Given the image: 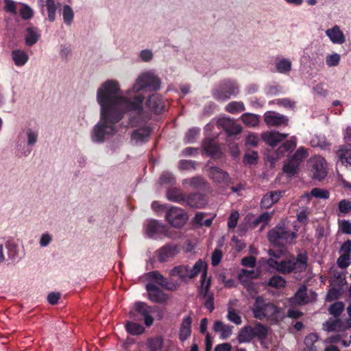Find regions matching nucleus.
I'll return each mask as SVG.
<instances>
[{"mask_svg":"<svg viewBox=\"0 0 351 351\" xmlns=\"http://www.w3.org/2000/svg\"><path fill=\"white\" fill-rule=\"evenodd\" d=\"M119 83L108 80L101 84L97 93V101L101 107L100 119L93 128L91 138L95 143H103L106 136L117 133L114 125L123 117L125 111H136L141 114L143 97L137 95L132 100L119 95Z\"/></svg>","mask_w":351,"mask_h":351,"instance_id":"1","label":"nucleus"},{"mask_svg":"<svg viewBox=\"0 0 351 351\" xmlns=\"http://www.w3.org/2000/svg\"><path fill=\"white\" fill-rule=\"evenodd\" d=\"M252 311L254 317L259 320L267 319L277 324L285 318L283 308L267 301L262 295L255 298Z\"/></svg>","mask_w":351,"mask_h":351,"instance_id":"2","label":"nucleus"},{"mask_svg":"<svg viewBox=\"0 0 351 351\" xmlns=\"http://www.w3.org/2000/svg\"><path fill=\"white\" fill-rule=\"evenodd\" d=\"M280 254L281 251L275 252L273 250H269V254L274 257V258H269L267 261V265L284 275L291 273H298L293 263V255H289L281 258Z\"/></svg>","mask_w":351,"mask_h":351,"instance_id":"3","label":"nucleus"},{"mask_svg":"<svg viewBox=\"0 0 351 351\" xmlns=\"http://www.w3.org/2000/svg\"><path fill=\"white\" fill-rule=\"evenodd\" d=\"M297 234L283 224H278L268 232V239L276 246L284 247L293 243Z\"/></svg>","mask_w":351,"mask_h":351,"instance_id":"4","label":"nucleus"},{"mask_svg":"<svg viewBox=\"0 0 351 351\" xmlns=\"http://www.w3.org/2000/svg\"><path fill=\"white\" fill-rule=\"evenodd\" d=\"M160 78L152 73L147 72L143 73L137 78L136 83L132 87L133 91L136 94L132 98H129V99L132 100L137 95H142L144 99L145 97L138 93L144 89H148L149 91H156L160 88ZM127 98L128 99V97Z\"/></svg>","mask_w":351,"mask_h":351,"instance_id":"5","label":"nucleus"},{"mask_svg":"<svg viewBox=\"0 0 351 351\" xmlns=\"http://www.w3.org/2000/svg\"><path fill=\"white\" fill-rule=\"evenodd\" d=\"M267 326L257 322L254 327L246 325L242 328L238 335V340L239 343H249L254 338L263 341L267 338Z\"/></svg>","mask_w":351,"mask_h":351,"instance_id":"6","label":"nucleus"},{"mask_svg":"<svg viewBox=\"0 0 351 351\" xmlns=\"http://www.w3.org/2000/svg\"><path fill=\"white\" fill-rule=\"evenodd\" d=\"M157 308V306H149L144 302H137L130 309L129 315L134 321H141L143 319L145 325L147 327H149L154 322V318L151 314Z\"/></svg>","mask_w":351,"mask_h":351,"instance_id":"7","label":"nucleus"},{"mask_svg":"<svg viewBox=\"0 0 351 351\" xmlns=\"http://www.w3.org/2000/svg\"><path fill=\"white\" fill-rule=\"evenodd\" d=\"M239 92V86L235 81L224 80L219 83L217 88L213 90L212 95L217 101H226L232 96H236Z\"/></svg>","mask_w":351,"mask_h":351,"instance_id":"8","label":"nucleus"},{"mask_svg":"<svg viewBox=\"0 0 351 351\" xmlns=\"http://www.w3.org/2000/svg\"><path fill=\"white\" fill-rule=\"evenodd\" d=\"M307 165L309 173L313 179L322 181L327 176V163L323 157L315 156L311 158Z\"/></svg>","mask_w":351,"mask_h":351,"instance_id":"9","label":"nucleus"},{"mask_svg":"<svg viewBox=\"0 0 351 351\" xmlns=\"http://www.w3.org/2000/svg\"><path fill=\"white\" fill-rule=\"evenodd\" d=\"M165 219L172 227L180 228L186 223L188 215L181 208L171 206L166 210Z\"/></svg>","mask_w":351,"mask_h":351,"instance_id":"10","label":"nucleus"},{"mask_svg":"<svg viewBox=\"0 0 351 351\" xmlns=\"http://www.w3.org/2000/svg\"><path fill=\"white\" fill-rule=\"evenodd\" d=\"M264 121L269 127L287 126L289 119L287 117L274 111H267L264 114Z\"/></svg>","mask_w":351,"mask_h":351,"instance_id":"11","label":"nucleus"},{"mask_svg":"<svg viewBox=\"0 0 351 351\" xmlns=\"http://www.w3.org/2000/svg\"><path fill=\"white\" fill-rule=\"evenodd\" d=\"M147 108L155 114H161L165 109V102L160 95L154 93L151 95L145 101Z\"/></svg>","mask_w":351,"mask_h":351,"instance_id":"12","label":"nucleus"},{"mask_svg":"<svg viewBox=\"0 0 351 351\" xmlns=\"http://www.w3.org/2000/svg\"><path fill=\"white\" fill-rule=\"evenodd\" d=\"M165 229V224L158 220H149L146 225L145 234L148 238L155 239L158 236H162Z\"/></svg>","mask_w":351,"mask_h":351,"instance_id":"13","label":"nucleus"},{"mask_svg":"<svg viewBox=\"0 0 351 351\" xmlns=\"http://www.w3.org/2000/svg\"><path fill=\"white\" fill-rule=\"evenodd\" d=\"M149 299L155 303H165L167 300V295L155 285L148 283L146 285Z\"/></svg>","mask_w":351,"mask_h":351,"instance_id":"14","label":"nucleus"},{"mask_svg":"<svg viewBox=\"0 0 351 351\" xmlns=\"http://www.w3.org/2000/svg\"><path fill=\"white\" fill-rule=\"evenodd\" d=\"M219 124L223 128L228 136L238 135L242 131L241 125L231 119H220Z\"/></svg>","mask_w":351,"mask_h":351,"instance_id":"15","label":"nucleus"},{"mask_svg":"<svg viewBox=\"0 0 351 351\" xmlns=\"http://www.w3.org/2000/svg\"><path fill=\"white\" fill-rule=\"evenodd\" d=\"M209 176L210 179L218 184H228L230 182L229 174L218 167L213 166L209 168Z\"/></svg>","mask_w":351,"mask_h":351,"instance_id":"16","label":"nucleus"},{"mask_svg":"<svg viewBox=\"0 0 351 351\" xmlns=\"http://www.w3.org/2000/svg\"><path fill=\"white\" fill-rule=\"evenodd\" d=\"M285 191H270L265 194L261 201V206L263 208H269L285 195Z\"/></svg>","mask_w":351,"mask_h":351,"instance_id":"17","label":"nucleus"},{"mask_svg":"<svg viewBox=\"0 0 351 351\" xmlns=\"http://www.w3.org/2000/svg\"><path fill=\"white\" fill-rule=\"evenodd\" d=\"M184 204L192 208H201L206 204V199L205 195L200 193H192L186 195Z\"/></svg>","mask_w":351,"mask_h":351,"instance_id":"18","label":"nucleus"},{"mask_svg":"<svg viewBox=\"0 0 351 351\" xmlns=\"http://www.w3.org/2000/svg\"><path fill=\"white\" fill-rule=\"evenodd\" d=\"M178 253L176 245L167 244L158 250V261L160 263H165L171 258H173Z\"/></svg>","mask_w":351,"mask_h":351,"instance_id":"19","label":"nucleus"},{"mask_svg":"<svg viewBox=\"0 0 351 351\" xmlns=\"http://www.w3.org/2000/svg\"><path fill=\"white\" fill-rule=\"evenodd\" d=\"M326 34L334 44L342 45L346 42L345 35L337 25L328 29Z\"/></svg>","mask_w":351,"mask_h":351,"instance_id":"20","label":"nucleus"},{"mask_svg":"<svg viewBox=\"0 0 351 351\" xmlns=\"http://www.w3.org/2000/svg\"><path fill=\"white\" fill-rule=\"evenodd\" d=\"M191 325L192 318L191 315L185 316L179 330V339L180 341L184 342L191 337L192 332Z\"/></svg>","mask_w":351,"mask_h":351,"instance_id":"21","label":"nucleus"},{"mask_svg":"<svg viewBox=\"0 0 351 351\" xmlns=\"http://www.w3.org/2000/svg\"><path fill=\"white\" fill-rule=\"evenodd\" d=\"M292 304H298L300 306L306 304L309 302L307 295V287L303 285L300 287L294 295L289 300Z\"/></svg>","mask_w":351,"mask_h":351,"instance_id":"22","label":"nucleus"},{"mask_svg":"<svg viewBox=\"0 0 351 351\" xmlns=\"http://www.w3.org/2000/svg\"><path fill=\"white\" fill-rule=\"evenodd\" d=\"M203 147L206 154L212 158L219 157L221 154L219 145L213 139H206Z\"/></svg>","mask_w":351,"mask_h":351,"instance_id":"23","label":"nucleus"},{"mask_svg":"<svg viewBox=\"0 0 351 351\" xmlns=\"http://www.w3.org/2000/svg\"><path fill=\"white\" fill-rule=\"evenodd\" d=\"M287 134L278 132H271L265 133L263 136V140L271 147H276L278 143L284 141Z\"/></svg>","mask_w":351,"mask_h":351,"instance_id":"24","label":"nucleus"},{"mask_svg":"<svg viewBox=\"0 0 351 351\" xmlns=\"http://www.w3.org/2000/svg\"><path fill=\"white\" fill-rule=\"evenodd\" d=\"M233 326L224 324L221 321H216L213 325V330L216 332H221V338L228 339L231 335Z\"/></svg>","mask_w":351,"mask_h":351,"instance_id":"25","label":"nucleus"},{"mask_svg":"<svg viewBox=\"0 0 351 351\" xmlns=\"http://www.w3.org/2000/svg\"><path fill=\"white\" fill-rule=\"evenodd\" d=\"M164 345V339L158 335L154 337H149L146 341V346L148 351H161Z\"/></svg>","mask_w":351,"mask_h":351,"instance_id":"26","label":"nucleus"},{"mask_svg":"<svg viewBox=\"0 0 351 351\" xmlns=\"http://www.w3.org/2000/svg\"><path fill=\"white\" fill-rule=\"evenodd\" d=\"M167 197L169 201L184 204L186 195L178 188H171L167 191Z\"/></svg>","mask_w":351,"mask_h":351,"instance_id":"27","label":"nucleus"},{"mask_svg":"<svg viewBox=\"0 0 351 351\" xmlns=\"http://www.w3.org/2000/svg\"><path fill=\"white\" fill-rule=\"evenodd\" d=\"M308 256L306 252H300L297 256H293V263L298 273H301L306 270L307 267Z\"/></svg>","mask_w":351,"mask_h":351,"instance_id":"28","label":"nucleus"},{"mask_svg":"<svg viewBox=\"0 0 351 351\" xmlns=\"http://www.w3.org/2000/svg\"><path fill=\"white\" fill-rule=\"evenodd\" d=\"M211 285L210 278L206 280V269L202 274L201 276V285L198 289L199 295L202 298L208 295L211 291H210Z\"/></svg>","mask_w":351,"mask_h":351,"instance_id":"29","label":"nucleus"},{"mask_svg":"<svg viewBox=\"0 0 351 351\" xmlns=\"http://www.w3.org/2000/svg\"><path fill=\"white\" fill-rule=\"evenodd\" d=\"M12 58L14 64L18 66L25 65L29 59L27 53L20 49L13 50L12 51Z\"/></svg>","mask_w":351,"mask_h":351,"instance_id":"30","label":"nucleus"},{"mask_svg":"<svg viewBox=\"0 0 351 351\" xmlns=\"http://www.w3.org/2000/svg\"><path fill=\"white\" fill-rule=\"evenodd\" d=\"M300 164L290 158L284 164L283 171L289 177H293L298 174Z\"/></svg>","mask_w":351,"mask_h":351,"instance_id":"31","label":"nucleus"},{"mask_svg":"<svg viewBox=\"0 0 351 351\" xmlns=\"http://www.w3.org/2000/svg\"><path fill=\"white\" fill-rule=\"evenodd\" d=\"M169 274L171 276H179L181 280H184L189 278V266L181 265L174 267Z\"/></svg>","mask_w":351,"mask_h":351,"instance_id":"32","label":"nucleus"},{"mask_svg":"<svg viewBox=\"0 0 351 351\" xmlns=\"http://www.w3.org/2000/svg\"><path fill=\"white\" fill-rule=\"evenodd\" d=\"M125 330L132 335H139L145 332V328L141 324L131 321L125 322Z\"/></svg>","mask_w":351,"mask_h":351,"instance_id":"33","label":"nucleus"},{"mask_svg":"<svg viewBox=\"0 0 351 351\" xmlns=\"http://www.w3.org/2000/svg\"><path fill=\"white\" fill-rule=\"evenodd\" d=\"M183 184H189L191 187L194 189H205L208 182L205 179L200 176H195L189 179H186L183 181Z\"/></svg>","mask_w":351,"mask_h":351,"instance_id":"34","label":"nucleus"},{"mask_svg":"<svg viewBox=\"0 0 351 351\" xmlns=\"http://www.w3.org/2000/svg\"><path fill=\"white\" fill-rule=\"evenodd\" d=\"M151 134V130L149 127H143L135 130L132 134V139L139 140L141 141L147 139Z\"/></svg>","mask_w":351,"mask_h":351,"instance_id":"35","label":"nucleus"},{"mask_svg":"<svg viewBox=\"0 0 351 351\" xmlns=\"http://www.w3.org/2000/svg\"><path fill=\"white\" fill-rule=\"evenodd\" d=\"M205 269L207 271V264L204 263L202 259H199L195 263L192 269L189 267V279L195 278L202 271L203 273Z\"/></svg>","mask_w":351,"mask_h":351,"instance_id":"36","label":"nucleus"},{"mask_svg":"<svg viewBox=\"0 0 351 351\" xmlns=\"http://www.w3.org/2000/svg\"><path fill=\"white\" fill-rule=\"evenodd\" d=\"M296 147V142L295 140L291 139L285 141L277 149V156H284L287 152H292Z\"/></svg>","mask_w":351,"mask_h":351,"instance_id":"37","label":"nucleus"},{"mask_svg":"<svg viewBox=\"0 0 351 351\" xmlns=\"http://www.w3.org/2000/svg\"><path fill=\"white\" fill-rule=\"evenodd\" d=\"M147 276L161 287L169 289L167 287L168 282L167 278H165L158 271L155 270L150 271L147 273Z\"/></svg>","mask_w":351,"mask_h":351,"instance_id":"38","label":"nucleus"},{"mask_svg":"<svg viewBox=\"0 0 351 351\" xmlns=\"http://www.w3.org/2000/svg\"><path fill=\"white\" fill-rule=\"evenodd\" d=\"M286 284V280L283 277L279 275H274L269 279L266 285L276 289H280L285 287Z\"/></svg>","mask_w":351,"mask_h":351,"instance_id":"39","label":"nucleus"},{"mask_svg":"<svg viewBox=\"0 0 351 351\" xmlns=\"http://www.w3.org/2000/svg\"><path fill=\"white\" fill-rule=\"evenodd\" d=\"M226 110L231 114H237L245 110V106L241 101H231L226 106Z\"/></svg>","mask_w":351,"mask_h":351,"instance_id":"40","label":"nucleus"},{"mask_svg":"<svg viewBox=\"0 0 351 351\" xmlns=\"http://www.w3.org/2000/svg\"><path fill=\"white\" fill-rule=\"evenodd\" d=\"M46 7L48 14V20L53 22L56 19L57 5L54 0H46Z\"/></svg>","mask_w":351,"mask_h":351,"instance_id":"41","label":"nucleus"},{"mask_svg":"<svg viewBox=\"0 0 351 351\" xmlns=\"http://www.w3.org/2000/svg\"><path fill=\"white\" fill-rule=\"evenodd\" d=\"M38 35L32 27L27 28V34L25 36V43L28 46H32L37 43Z\"/></svg>","mask_w":351,"mask_h":351,"instance_id":"42","label":"nucleus"},{"mask_svg":"<svg viewBox=\"0 0 351 351\" xmlns=\"http://www.w3.org/2000/svg\"><path fill=\"white\" fill-rule=\"evenodd\" d=\"M63 20L65 24L71 25L73 22L74 14L72 8L69 5H64L62 10Z\"/></svg>","mask_w":351,"mask_h":351,"instance_id":"43","label":"nucleus"},{"mask_svg":"<svg viewBox=\"0 0 351 351\" xmlns=\"http://www.w3.org/2000/svg\"><path fill=\"white\" fill-rule=\"evenodd\" d=\"M344 304L342 302H336L330 305L329 313L335 317H338L344 309Z\"/></svg>","mask_w":351,"mask_h":351,"instance_id":"44","label":"nucleus"},{"mask_svg":"<svg viewBox=\"0 0 351 351\" xmlns=\"http://www.w3.org/2000/svg\"><path fill=\"white\" fill-rule=\"evenodd\" d=\"M227 318L229 321L237 325H240L242 323L241 316L236 312V310L231 306H229L228 308Z\"/></svg>","mask_w":351,"mask_h":351,"instance_id":"45","label":"nucleus"},{"mask_svg":"<svg viewBox=\"0 0 351 351\" xmlns=\"http://www.w3.org/2000/svg\"><path fill=\"white\" fill-rule=\"evenodd\" d=\"M198 163L191 160H181L179 162V169L180 170L195 169Z\"/></svg>","mask_w":351,"mask_h":351,"instance_id":"46","label":"nucleus"},{"mask_svg":"<svg viewBox=\"0 0 351 351\" xmlns=\"http://www.w3.org/2000/svg\"><path fill=\"white\" fill-rule=\"evenodd\" d=\"M291 63L287 59H282L276 64L277 70L282 73H285L291 70Z\"/></svg>","mask_w":351,"mask_h":351,"instance_id":"47","label":"nucleus"},{"mask_svg":"<svg viewBox=\"0 0 351 351\" xmlns=\"http://www.w3.org/2000/svg\"><path fill=\"white\" fill-rule=\"evenodd\" d=\"M307 156V152L306 149L303 147H299L296 152L294 153L293 156L291 158V159L294 160V161L297 162L298 164L300 165L302 161Z\"/></svg>","mask_w":351,"mask_h":351,"instance_id":"48","label":"nucleus"},{"mask_svg":"<svg viewBox=\"0 0 351 351\" xmlns=\"http://www.w3.org/2000/svg\"><path fill=\"white\" fill-rule=\"evenodd\" d=\"M5 247L8 252V256L10 258L14 259L17 255V245L13 240H8L5 243Z\"/></svg>","mask_w":351,"mask_h":351,"instance_id":"49","label":"nucleus"},{"mask_svg":"<svg viewBox=\"0 0 351 351\" xmlns=\"http://www.w3.org/2000/svg\"><path fill=\"white\" fill-rule=\"evenodd\" d=\"M340 60V55L339 53H335L326 56V63L330 67L337 66L339 64Z\"/></svg>","mask_w":351,"mask_h":351,"instance_id":"50","label":"nucleus"},{"mask_svg":"<svg viewBox=\"0 0 351 351\" xmlns=\"http://www.w3.org/2000/svg\"><path fill=\"white\" fill-rule=\"evenodd\" d=\"M242 120L246 125L250 126H256L258 123V117L252 114H243L242 115Z\"/></svg>","mask_w":351,"mask_h":351,"instance_id":"51","label":"nucleus"},{"mask_svg":"<svg viewBox=\"0 0 351 351\" xmlns=\"http://www.w3.org/2000/svg\"><path fill=\"white\" fill-rule=\"evenodd\" d=\"M202 299L204 300V307L207 308L210 313L213 312L215 309L213 293H210L208 295L202 297Z\"/></svg>","mask_w":351,"mask_h":351,"instance_id":"52","label":"nucleus"},{"mask_svg":"<svg viewBox=\"0 0 351 351\" xmlns=\"http://www.w3.org/2000/svg\"><path fill=\"white\" fill-rule=\"evenodd\" d=\"M337 265L341 269L348 267L351 263V256L349 254H341L337 259Z\"/></svg>","mask_w":351,"mask_h":351,"instance_id":"53","label":"nucleus"},{"mask_svg":"<svg viewBox=\"0 0 351 351\" xmlns=\"http://www.w3.org/2000/svg\"><path fill=\"white\" fill-rule=\"evenodd\" d=\"M25 133L27 134V141L28 145H34L38 139V133L37 131H34L31 128H27L25 130Z\"/></svg>","mask_w":351,"mask_h":351,"instance_id":"54","label":"nucleus"},{"mask_svg":"<svg viewBox=\"0 0 351 351\" xmlns=\"http://www.w3.org/2000/svg\"><path fill=\"white\" fill-rule=\"evenodd\" d=\"M276 104L278 106H283L287 108H293L295 107V101L288 98L278 99L276 101H269V104Z\"/></svg>","mask_w":351,"mask_h":351,"instance_id":"55","label":"nucleus"},{"mask_svg":"<svg viewBox=\"0 0 351 351\" xmlns=\"http://www.w3.org/2000/svg\"><path fill=\"white\" fill-rule=\"evenodd\" d=\"M258 153L252 151V153H246L243 156V163L248 165H254L257 162Z\"/></svg>","mask_w":351,"mask_h":351,"instance_id":"56","label":"nucleus"},{"mask_svg":"<svg viewBox=\"0 0 351 351\" xmlns=\"http://www.w3.org/2000/svg\"><path fill=\"white\" fill-rule=\"evenodd\" d=\"M20 15L24 20H28L33 17L34 12L32 9L27 5H23L20 10Z\"/></svg>","mask_w":351,"mask_h":351,"instance_id":"57","label":"nucleus"},{"mask_svg":"<svg viewBox=\"0 0 351 351\" xmlns=\"http://www.w3.org/2000/svg\"><path fill=\"white\" fill-rule=\"evenodd\" d=\"M311 195L317 198L328 199L330 193L328 191L319 188H314L311 192Z\"/></svg>","mask_w":351,"mask_h":351,"instance_id":"58","label":"nucleus"},{"mask_svg":"<svg viewBox=\"0 0 351 351\" xmlns=\"http://www.w3.org/2000/svg\"><path fill=\"white\" fill-rule=\"evenodd\" d=\"M340 213L347 214L351 210V202L348 199H342L338 204Z\"/></svg>","mask_w":351,"mask_h":351,"instance_id":"59","label":"nucleus"},{"mask_svg":"<svg viewBox=\"0 0 351 351\" xmlns=\"http://www.w3.org/2000/svg\"><path fill=\"white\" fill-rule=\"evenodd\" d=\"M222 256H223V254H222L221 250L216 248L213 251V252L212 254V256H211L212 265L214 267L217 266L219 264V263L222 258Z\"/></svg>","mask_w":351,"mask_h":351,"instance_id":"60","label":"nucleus"},{"mask_svg":"<svg viewBox=\"0 0 351 351\" xmlns=\"http://www.w3.org/2000/svg\"><path fill=\"white\" fill-rule=\"evenodd\" d=\"M239 217V214L237 211H234V212L231 213V214L228 218V227L230 229H233L237 226Z\"/></svg>","mask_w":351,"mask_h":351,"instance_id":"61","label":"nucleus"},{"mask_svg":"<svg viewBox=\"0 0 351 351\" xmlns=\"http://www.w3.org/2000/svg\"><path fill=\"white\" fill-rule=\"evenodd\" d=\"M162 184H173L175 182V177L170 172H164L160 177Z\"/></svg>","mask_w":351,"mask_h":351,"instance_id":"62","label":"nucleus"},{"mask_svg":"<svg viewBox=\"0 0 351 351\" xmlns=\"http://www.w3.org/2000/svg\"><path fill=\"white\" fill-rule=\"evenodd\" d=\"M339 229L343 234H351V222L349 220H342L339 222Z\"/></svg>","mask_w":351,"mask_h":351,"instance_id":"63","label":"nucleus"},{"mask_svg":"<svg viewBox=\"0 0 351 351\" xmlns=\"http://www.w3.org/2000/svg\"><path fill=\"white\" fill-rule=\"evenodd\" d=\"M342 153L339 155L340 160L343 164L351 165V149L341 150Z\"/></svg>","mask_w":351,"mask_h":351,"instance_id":"64","label":"nucleus"}]
</instances>
